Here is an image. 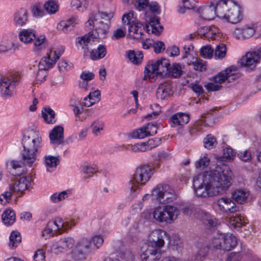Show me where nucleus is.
I'll use <instances>...</instances> for the list:
<instances>
[{
  "instance_id": "1",
  "label": "nucleus",
  "mask_w": 261,
  "mask_h": 261,
  "mask_svg": "<svg viewBox=\"0 0 261 261\" xmlns=\"http://www.w3.org/2000/svg\"><path fill=\"white\" fill-rule=\"evenodd\" d=\"M231 171L228 166L218 165L215 170L205 171L193 177V182L196 195L209 197L221 194L231 185Z\"/></svg>"
},
{
  "instance_id": "2",
  "label": "nucleus",
  "mask_w": 261,
  "mask_h": 261,
  "mask_svg": "<svg viewBox=\"0 0 261 261\" xmlns=\"http://www.w3.org/2000/svg\"><path fill=\"white\" fill-rule=\"evenodd\" d=\"M23 150L21 153V161L11 160L8 165L12 168L11 173L20 176L25 172L24 167H31L37 159V154L42 147V138L39 134L34 130L27 133L22 142Z\"/></svg>"
},
{
  "instance_id": "3",
  "label": "nucleus",
  "mask_w": 261,
  "mask_h": 261,
  "mask_svg": "<svg viewBox=\"0 0 261 261\" xmlns=\"http://www.w3.org/2000/svg\"><path fill=\"white\" fill-rule=\"evenodd\" d=\"M167 232L162 229H155L149 236L147 244L142 248L141 258L142 261H159L162 256L161 248L165 244Z\"/></svg>"
},
{
  "instance_id": "4",
  "label": "nucleus",
  "mask_w": 261,
  "mask_h": 261,
  "mask_svg": "<svg viewBox=\"0 0 261 261\" xmlns=\"http://www.w3.org/2000/svg\"><path fill=\"white\" fill-rule=\"evenodd\" d=\"M152 174V168L148 165H141L136 169L132 179L127 185L131 198L137 196L140 191V186H144L150 180Z\"/></svg>"
},
{
  "instance_id": "5",
  "label": "nucleus",
  "mask_w": 261,
  "mask_h": 261,
  "mask_svg": "<svg viewBox=\"0 0 261 261\" xmlns=\"http://www.w3.org/2000/svg\"><path fill=\"white\" fill-rule=\"evenodd\" d=\"M111 17V14L107 12L98 11L97 13H91L86 22V26L90 27V30L94 28L97 37H105L110 29Z\"/></svg>"
},
{
  "instance_id": "6",
  "label": "nucleus",
  "mask_w": 261,
  "mask_h": 261,
  "mask_svg": "<svg viewBox=\"0 0 261 261\" xmlns=\"http://www.w3.org/2000/svg\"><path fill=\"white\" fill-rule=\"evenodd\" d=\"M170 66L169 61L165 58L149 62L145 68L143 80H150L157 75H167Z\"/></svg>"
},
{
  "instance_id": "7",
  "label": "nucleus",
  "mask_w": 261,
  "mask_h": 261,
  "mask_svg": "<svg viewBox=\"0 0 261 261\" xmlns=\"http://www.w3.org/2000/svg\"><path fill=\"white\" fill-rule=\"evenodd\" d=\"M151 194L163 204L172 202L177 198V194L175 190L167 184H158L153 189Z\"/></svg>"
},
{
  "instance_id": "8",
  "label": "nucleus",
  "mask_w": 261,
  "mask_h": 261,
  "mask_svg": "<svg viewBox=\"0 0 261 261\" xmlns=\"http://www.w3.org/2000/svg\"><path fill=\"white\" fill-rule=\"evenodd\" d=\"M152 214L153 218L159 222L171 223L177 218L179 211L173 205H166L155 208Z\"/></svg>"
},
{
  "instance_id": "9",
  "label": "nucleus",
  "mask_w": 261,
  "mask_h": 261,
  "mask_svg": "<svg viewBox=\"0 0 261 261\" xmlns=\"http://www.w3.org/2000/svg\"><path fill=\"white\" fill-rule=\"evenodd\" d=\"M17 72L10 73L0 77V93L3 96H11L20 80Z\"/></svg>"
},
{
  "instance_id": "10",
  "label": "nucleus",
  "mask_w": 261,
  "mask_h": 261,
  "mask_svg": "<svg viewBox=\"0 0 261 261\" xmlns=\"http://www.w3.org/2000/svg\"><path fill=\"white\" fill-rule=\"evenodd\" d=\"M133 13L129 12L124 14L122 21L124 24L128 25V32L134 38L141 39L143 34L144 27L143 24L133 17Z\"/></svg>"
},
{
  "instance_id": "11",
  "label": "nucleus",
  "mask_w": 261,
  "mask_h": 261,
  "mask_svg": "<svg viewBox=\"0 0 261 261\" xmlns=\"http://www.w3.org/2000/svg\"><path fill=\"white\" fill-rule=\"evenodd\" d=\"M65 229L63 220L57 217L48 222L42 232V236L46 239L54 236L57 232L61 233Z\"/></svg>"
},
{
  "instance_id": "12",
  "label": "nucleus",
  "mask_w": 261,
  "mask_h": 261,
  "mask_svg": "<svg viewBox=\"0 0 261 261\" xmlns=\"http://www.w3.org/2000/svg\"><path fill=\"white\" fill-rule=\"evenodd\" d=\"M64 51V48L63 46H60L58 50L53 52L51 50L49 53L46 54V56L42 58L38 64L39 69L48 70L52 68Z\"/></svg>"
},
{
  "instance_id": "13",
  "label": "nucleus",
  "mask_w": 261,
  "mask_h": 261,
  "mask_svg": "<svg viewBox=\"0 0 261 261\" xmlns=\"http://www.w3.org/2000/svg\"><path fill=\"white\" fill-rule=\"evenodd\" d=\"M74 244L75 241L72 238H64L54 243L51 246V250L53 252L59 254L71 249Z\"/></svg>"
},
{
  "instance_id": "14",
  "label": "nucleus",
  "mask_w": 261,
  "mask_h": 261,
  "mask_svg": "<svg viewBox=\"0 0 261 261\" xmlns=\"http://www.w3.org/2000/svg\"><path fill=\"white\" fill-rule=\"evenodd\" d=\"M235 67L230 66L215 75L214 78V82L216 84H221L227 81L230 83L236 79V75L233 71H234Z\"/></svg>"
},
{
  "instance_id": "15",
  "label": "nucleus",
  "mask_w": 261,
  "mask_h": 261,
  "mask_svg": "<svg viewBox=\"0 0 261 261\" xmlns=\"http://www.w3.org/2000/svg\"><path fill=\"white\" fill-rule=\"evenodd\" d=\"M243 18L241 8L240 6L232 5L227 10L226 15L224 17L227 21L231 23H237L239 22Z\"/></svg>"
},
{
  "instance_id": "16",
  "label": "nucleus",
  "mask_w": 261,
  "mask_h": 261,
  "mask_svg": "<svg viewBox=\"0 0 261 261\" xmlns=\"http://www.w3.org/2000/svg\"><path fill=\"white\" fill-rule=\"evenodd\" d=\"M198 34L201 37H204L212 40L220 38L221 34L219 28L215 26H205L198 29Z\"/></svg>"
},
{
  "instance_id": "17",
  "label": "nucleus",
  "mask_w": 261,
  "mask_h": 261,
  "mask_svg": "<svg viewBox=\"0 0 261 261\" xmlns=\"http://www.w3.org/2000/svg\"><path fill=\"white\" fill-rule=\"evenodd\" d=\"M257 29L256 24H246L234 31V35L238 39H247L252 36Z\"/></svg>"
},
{
  "instance_id": "18",
  "label": "nucleus",
  "mask_w": 261,
  "mask_h": 261,
  "mask_svg": "<svg viewBox=\"0 0 261 261\" xmlns=\"http://www.w3.org/2000/svg\"><path fill=\"white\" fill-rule=\"evenodd\" d=\"M258 57L253 52L247 53L241 59L240 64L248 71L253 70L258 63Z\"/></svg>"
},
{
  "instance_id": "19",
  "label": "nucleus",
  "mask_w": 261,
  "mask_h": 261,
  "mask_svg": "<svg viewBox=\"0 0 261 261\" xmlns=\"http://www.w3.org/2000/svg\"><path fill=\"white\" fill-rule=\"evenodd\" d=\"M217 203L220 209L226 213H234L239 211V207L228 198H221L217 200Z\"/></svg>"
},
{
  "instance_id": "20",
  "label": "nucleus",
  "mask_w": 261,
  "mask_h": 261,
  "mask_svg": "<svg viewBox=\"0 0 261 261\" xmlns=\"http://www.w3.org/2000/svg\"><path fill=\"white\" fill-rule=\"evenodd\" d=\"M19 48V45L15 44L12 36H5L0 39V53L8 52L12 49L14 51Z\"/></svg>"
},
{
  "instance_id": "21",
  "label": "nucleus",
  "mask_w": 261,
  "mask_h": 261,
  "mask_svg": "<svg viewBox=\"0 0 261 261\" xmlns=\"http://www.w3.org/2000/svg\"><path fill=\"white\" fill-rule=\"evenodd\" d=\"M190 121L189 114L179 112L173 115L169 119V122L172 127L184 125Z\"/></svg>"
},
{
  "instance_id": "22",
  "label": "nucleus",
  "mask_w": 261,
  "mask_h": 261,
  "mask_svg": "<svg viewBox=\"0 0 261 261\" xmlns=\"http://www.w3.org/2000/svg\"><path fill=\"white\" fill-rule=\"evenodd\" d=\"M32 179L30 176L20 177L12 187L14 192H20L22 194L25 190H28L31 186Z\"/></svg>"
},
{
  "instance_id": "23",
  "label": "nucleus",
  "mask_w": 261,
  "mask_h": 261,
  "mask_svg": "<svg viewBox=\"0 0 261 261\" xmlns=\"http://www.w3.org/2000/svg\"><path fill=\"white\" fill-rule=\"evenodd\" d=\"M172 86L170 83H161L156 89V96L161 100H165L171 95Z\"/></svg>"
},
{
  "instance_id": "24",
  "label": "nucleus",
  "mask_w": 261,
  "mask_h": 261,
  "mask_svg": "<svg viewBox=\"0 0 261 261\" xmlns=\"http://www.w3.org/2000/svg\"><path fill=\"white\" fill-rule=\"evenodd\" d=\"M93 34L89 32L85 35L80 36L76 38L75 44L77 48H81L83 50L84 54L86 55L89 51L88 44Z\"/></svg>"
},
{
  "instance_id": "25",
  "label": "nucleus",
  "mask_w": 261,
  "mask_h": 261,
  "mask_svg": "<svg viewBox=\"0 0 261 261\" xmlns=\"http://www.w3.org/2000/svg\"><path fill=\"white\" fill-rule=\"evenodd\" d=\"M49 138L51 143L61 144L64 138L63 127L59 125L55 126L49 133Z\"/></svg>"
},
{
  "instance_id": "26",
  "label": "nucleus",
  "mask_w": 261,
  "mask_h": 261,
  "mask_svg": "<svg viewBox=\"0 0 261 261\" xmlns=\"http://www.w3.org/2000/svg\"><path fill=\"white\" fill-rule=\"evenodd\" d=\"M145 27L147 32L151 30V33L155 35H159L163 29V27L160 24V19L157 16L150 17L148 24H146Z\"/></svg>"
},
{
  "instance_id": "27",
  "label": "nucleus",
  "mask_w": 261,
  "mask_h": 261,
  "mask_svg": "<svg viewBox=\"0 0 261 261\" xmlns=\"http://www.w3.org/2000/svg\"><path fill=\"white\" fill-rule=\"evenodd\" d=\"M28 11L26 9L20 8L14 14V21L17 26H23L28 21Z\"/></svg>"
},
{
  "instance_id": "28",
  "label": "nucleus",
  "mask_w": 261,
  "mask_h": 261,
  "mask_svg": "<svg viewBox=\"0 0 261 261\" xmlns=\"http://www.w3.org/2000/svg\"><path fill=\"white\" fill-rule=\"evenodd\" d=\"M201 17L205 20H212L216 16L214 6H206L200 7L198 9Z\"/></svg>"
},
{
  "instance_id": "29",
  "label": "nucleus",
  "mask_w": 261,
  "mask_h": 261,
  "mask_svg": "<svg viewBox=\"0 0 261 261\" xmlns=\"http://www.w3.org/2000/svg\"><path fill=\"white\" fill-rule=\"evenodd\" d=\"M237 244L236 237L231 234H224L222 250L230 251L233 249Z\"/></svg>"
},
{
  "instance_id": "30",
  "label": "nucleus",
  "mask_w": 261,
  "mask_h": 261,
  "mask_svg": "<svg viewBox=\"0 0 261 261\" xmlns=\"http://www.w3.org/2000/svg\"><path fill=\"white\" fill-rule=\"evenodd\" d=\"M90 57L92 60H97L103 58L107 54L106 46L99 45L96 49H92L90 52Z\"/></svg>"
},
{
  "instance_id": "31",
  "label": "nucleus",
  "mask_w": 261,
  "mask_h": 261,
  "mask_svg": "<svg viewBox=\"0 0 261 261\" xmlns=\"http://www.w3.org/2000/svg\"><path fill=\"white\" fill-rule=\"evenodd\" d=\"M228 0H219L214 6L216 16L223 19L226 15Z\"/></svg>"
},
{
  "instance_id": "32",
  "label": "nucleus",
  "mask_w": 261,
  "mask_h": 261,
  "mask_svg": "<svg viewBox=\"0 0 261 261\" xmlns=\"http://www.w3.org/2000/svg\"><path fill=\"white\" fill-rule=\"evenodd\" d=\"M19 38L22 42L27 44L35 39L36 35L33 30L23 29L19 32Z\"/></svg>"
},
{
  "instance_id": "33",
  "label": "nucleus",
  "mask_w": 261,
  "mask_h": 261,
  "mask_svg": "<svg viewBox=\"0 0 261 261\" xmlns=\"http://www.w3.org/2000/svg\"><path fill=\"white\" fill-rule=\"evenodd\" d=\"M77 23V19L75 17H71L67 21H61L58 24V29L65 33L71 30L74 25Z\"/></svg>"
},
{
  "instance_id": "34",
  "label": "nucleus",
  "mask_w": 261,
  "mask_h": 261,
  "mask_svg": "<svg viewBox=\"0 0 261 261\" xmlns=\"http://www.w3.org/2000/svg\"><path fill=\"white\" fill-rule=\"evenodd\" d=\"M249 194L242 189H238L232 193V198L240 204L245 203L248 198Z\"/></svg>"
},
{
  "instance_id": "35",
  "label": "nucleus",
  "mask_w": 261,
  "mask_h": 261,
  "mask_svg": "<svg viewBox=\"0 0 261 261\" xmlns=\"http://www.w3.org/2000/svg\"><path fill=\"white\" fill-rule=\"evenodd\" d=\"M42 117L44 121L50 124L55 123L56 122L55 112L49 107H45L42 111Z\"/></svg>"
},
{
  "instance_id": "36",
  "label": "nucleus",
  "mask_w": 261,
  "mask_h": 261,
  "mask_svg": "<svg viewBox=\"0 0 261 261\" xmlns=\"http://www.w3.org/2000/svg\"><path fill=\"white\" fill-rule=\"evenodd\" d=\"M183 73L182 68L179 64L174 63L169 67L167 75L174 78L180 77Z\"/></svg>"
},
{
  "instance_id": "37",
  "label": "nucleus",
  "mask_w": 261,
  "mask_h": 261,
  "mask_svg": "<svg viewBox=\"0 0 261 261\" xmlns=\"http://www.w3.org/2000/svg\"><path fill=\"white\" fill-rule=\"evenodd\" d=\"M2 219L5 224L12 225L15 220L14 212L9 209L6 210L2 214Z\"/></svg>"
},
{
  "instance_id": "38",
  "label": "nucleus",
  "mask_w": 261,
  "mask_h": 261,
  "mask_svg": "<svg viewBox=\"0 0 261 261\" xmlns=\"http://www.w3.org/2000/svg\"><path fill=\"white\" fill-rule=\"evenodd\" d=\"M86 255V251H84L77 247H76L75 249L72 251L69 255L68 258H70L74 261H79L85 259Z\"/></svg>"
},
{
  "instance_id": "39",
  "label": "nucleus",
  "mask_w": 261,
  "mask_h": 261,
  "mask_svg": "<svg viewBox=\"0 0 261 261\" xmlns=\"http://www.w3.org/2000/svg\"><path fill=\"white\" fill-rule=\"evenodd\" d=\"M208 249L206 246H201L199 248L195 254L193 256V261H203L207 255Z\"/></svg>"
},
{
  "instance_id": "40",
  "label": "nucleus",
  "mask_w": 261,
  "mask_h": 261,
  "mask_svg": "<svg viewBox=\"0 0 261 261\" xmlns=\"http://www.w3.org/2000/svg\"><path fill=\"white\" fill-rule=\"evenodd\" d=\"M10 242L9 246L10 248L16 247L21 241V237L19 232L17 231H13L9 237Z\"/></svg>"
},
{
  "instance_id": "41",
  "label": "nucleus",
  "mask_w": 261,
  "mask_h": 261,
  "mask_svg": "<svg viewBox=\"0 0 261 261\" xmlns=\"http://www.w3.org/2000/svg\"><path fill=\"white\" fill-rule=\"evenodd\" d=\"M127 58L133 64L138 65L142 62L143 56L141 52L135 53L133 50H129L127 52Z\"/></svg>"
},
{
  "instance_id": "42",
  "label": "nucleus",
  "mask_w": 261,
  "mask_h": 261,
  "mask_svg": "<svg viewBox=\"0 0 261 261\" xmlns=\"http://www.w3.org/2000/svg\"><path fill=\"white\" fill-rule=\"evenodd\" d=\"M226 54V47L223 43H219L215 49V58L216 59H222Z\"/></svg>"
},
{
  "instance_id": "43",
  "label": "nucleus",
  "mask_w": 261,
  "mask_h": 261,
  "mask_svg": "<svg viewBox=\"0 0 261 261\" xmlns=\"http://www.w3.org/2000/svg\"><path fill=\"white\" fill-rule=\"evenodd\" d=\"M205 148L211 149L215 148L217 144L216 139L211 134L207 135L203 140Z\"/></svg>"
},
{
  "instance_id": "44",
  "label": "nucleus",
  "mask_w": 261,
  "mask_h": 261,
  "mask_svg": "<svg viewBox=\"0 0 261 261\" xmlns=\"http://www.w3.org/2000/svg\"><path fill=\"white\" fill-rule=\"evenodd\" d=\"M223 237L224 234L217 233L212 240V246L215 248L222 250Z\"/></svg>"
},
{
  "instance_id": "45",
  "label": "nucleus",
  "mask_w": 261,
  "mask_h": 261,
  "mask_svg": "<svg viewBox=\"0 0 261 261\" xmlns=\"http://www.w3.org/2000/svg\"><path fill=\"white\" fill-rule=\"evenodd\" d=\"M230 223L234 227L238 228L241 227V226L246 223L244 217L238 214L230 217Z\"/></svg>"
},
{
  "instance_id": "46",
  "label": "nucleus",
  "mask_w": 261,
  "mask_h": 261,
  "mask_svg": "<svg viewBox=\"0 0 261 261\" xmlns=\"http://www.w3.org/2000/svg\"><path fill=\"white\" fill-rule=\"evenodd\" d=\"M34 49L35 51H39L43 48H45V45L44 44L46 38L44 35H40L38 37H36L35 39H34Z\"/></svg>"
},
{
  "instance_id": "47",
  "label": "nucleus",
  "mask_w": 261,
  "mask_h": 261,
  "mask_svg": "<svg viewBox=\"0 0 261 261\" xmlns=\"http://www.w3.org/2000/svg\"><path fill=\"white\" fill-rule=\"evenodd\" d=\"M188 64L189 65H193L194 70L197 71H202L206 69L205 62L197 58H195L194 61L188 63Z\"/></svg>"
},
{
  "instance_id": "48",
  "label": "nucleus",
  "mask_w": 261,
  "mask_h": 261,
  "mask_svg": "<svg viewBox=\"0 0 261 261\" xmlns=\"http://www.w3.org/2000/svg\"><path fill=\"white\" fill-rule=\"evenodd\" d=\"M214 51V49L210 45H206L201 48L200 53L202 57L211 59L213 56Z\"/></svg>"
},
{
  "instance_id": "49",
  "label": "nucleus",
  "mask_w": 261,
  "mask_h": 261,
  "mask_svg": "<svg viewBox=\"0 0 261 261\" xmlns=\"http://www.w3.org/2000/svg\"><path fill=\"white\" fill-rule=\"evenodd\" d=\"M161 139L155 138L154 139H149L146 142H143V144H144V147L146 151L157 147L161 144Z\"/></svg>"
},
{
  "instance_id": "50",
  "label": "nucleus",
  "mask_w": 261,
  "mask_h": 261,
  "mask_svg": "<svg viewBox=\"0 0 261 261\" xmlns=\"http://www.w3.org/2000/svg\"><path fill=\"white\" fill-rule=\"evenodd\" d=\"M44 9L49 14H55L58 11V6L54 1L46 2L44 5Z\"/></svg>"
},
{
  "instance_id": "51",
  "label": "nucleus",
  "mask_w": 261,
  "mask_h": 261,
  "mask_svg": "<svg viewBox=\"0 0 261 261\" xmlns=\"http://www.w3.org/2000/svg\"><path fill=\"white\" fill-rule=\"evenodd\" d=\"M148 136L145 126H144L132 134V137L135 138L143 139Z\"/></svg>"
},
{
  "instance_id": "52",
  "label": "nucleus",
  "mask_w": 261,
  "mask_h": 261,
  "mask_svg": "<svg viewBox=\"0 0 261 261\" xmlns=\"http://www.w3.org/2000/svg\"><path fill=\"white\" fill-rule=\"evenodd\" d=\"M58 159L53 156H46L45 157V163L47 167V171L50 172L48 168L55 167L57 165Z\"/></svg>"
},
{
  "instance_id": "53",
  "label": "nucleus",
  "mask_w": 261,
  "mask_h": 261,
  "mask_svg": "<svg viewBox=\"0 0 261 261\" xmlns=\"http://www.w3.org/2000/svg\"><path fill=\"white\" fill-rule=\"evenodd\" d=\"M91 245L92 244L90 240L86 238H83L78 243L76 247L85 251V250L89 249Z\"/></svg>"
},
{
  "instance_id": "54",
  "label": "nucleus",
  "mask_w": 261,
  "mask_h": 261,
  "mask_svg": "<svg viewBox=\"0 0 261 261\" xmlns=\"http://www.w3.org/2000/svg\"><path fill=\"white\" fill-rule=\"evenodd\" d=\"M12 192H14L13 190L12 187H10L9 191H6L0 195V201L2 204H5L9 202L12 195Z\"/></svg>"
},
{
  "instance_id": "55",
  "label": "nucleus",
  "mask_w": 261,
  "mask_h": 261,
  "mask_svg": "<svg viewBox=\"0 0 261 261\" xmlns=\"http://www.w3.org/2000/svg\"><path fill=\"white\" fill-rule=\"evenodd\" d=\"M209 163L210 159L207 156H204L203 158H201L196 162L195 166L197 168L203 169L205 167L208 165Z\"/></svg>"
},
{
  "instance_id": "56",
  "label": "nucleus",
  "mask_w": 261,
  "mask_h": 261,
  "mask_svg": "<svg viewBox=\"0 0 261 261\" xmlns=\"http://www.w3.org/2000/svg\"><path fill=\"white\" fill-rule=\"evenodd\" d=\"M33 15L35 17H41L44 16L45 13L42 7L39 5L34 6L32 9Z\"/></svg>"
},
{
  "instance_id": "57",
  "label": "nucleus",
  "mask_w": 261,
  "mask_h": 261,
  "mask_svg": "<svg viewBox=\"0 0 261 261\" xmlns=\"http://www.w3.org/2000/svg\"><path fill=\"white\" fill-rule=\"evenodd\" d=\"M128 149L131 150L134 152H144L146 151V148L144 147V144L143 143H137L134 145H129Z\"/></svg>"
},
{
  "instance_id": "58",
  "label": "nucleus",
  "mask_w": 261,
  "mask_h": 261,
  "mask_svg": "<svg viewBox=\"0 0 261 261\" xmlns=\"http://www.w3.org/2000/svg\"><path fill=\"white\" fill-rule=\"evenodd\" d=\"M145 126L146 127L148 136L155 135L157 133V129L158 127L156 124L148 123Z\"/></svg>"
},
{
  "instance_id": "59",
  "label": "nucleus",
  "mask_w": 261,
  "mask_h": 261,
  "mask_svg": "<svg viewBox=\"0 0 261 261\" xmlns=\"http://www.w3.org/2000/svg\"><path fill=\"white\" fill-rule=\"evenodd\" d=\"M91 126L92 127V131L93 133L97 135V133L99 132L100 130H101L103 129V122L99 121V120H96L91 125Z\"/></svg>"
},
{
  "instance_id": "60",
  "label": "nucleus",
  "mask_w": 261,
  "mask_h": 261,
  "mask_svg": "<svg viewBox=\"0 0 261 261\" xmlns=\"http://www.w3.org/2000/svg\"><path fill=\"white\" fill-rule=\"evenodd\" d=\"M239 158L244 162H250L252 160V156L250 152L248 150L241 151L238 154Z\"/></svg>"
},
{
  "instance_id": "61",
  "label": "nucleus",
  "mask_w": 261,
  "mask_h": 261,
  "mask_svg": "<svg viewBox=\"0 0 261 261\" xmlns=\"http://www.w3.org/2000/svg\"><path fill=\"white\" fill-rule=\"evenodd\" d=\"M236 152L231 148H225L223 150V157L226 160H231L233 159Z\"/></svg>"
},
{
  "instance_id": "62",
  "label": "nucleus",
  "mask_w": 261,
  "mask_h": 261,
  "mask_svg": "<svg viewBox=\"0 0 261 261\" xmlns=\"http://www.w3.org/2000/svg\"><path fill=\"white\" fill-rule=\"evenodd\" d=\"M148 4V0H137L135 6L137 10L141 11L147 7Z\"/></svg>"
},
{
  "instance_id": "63",
  "label": "nucleus",
  "mask_w": 261,
  "mask_h": 261,
  "mask_svg": "<svg viewBox=\"0 0 261 261\" xmlns=\"http://www.w3.org/2000/svg\"><path fill=\"white\" fill-rule=\"evenodd\" d=\"M125 36V32L121 29H118L115 30L111 37L112 40H118L124 37Z\"/></svg>"
},
{
  "instance_id": "64",
  "label": "nucleus",
  "mask_w": 261,
  "mask_h": 261,
  "mask_svg": "<svg viewBox=\"0 0 261 261\" xmlns=\"http://www.w3.org/2000/svg\"><path fill=\"white\" fill-rule=\"evenodd\" d=\"M45 253L43 250H38L34 255V261H45Z\"/></svg>"
}]
</instances>
